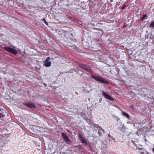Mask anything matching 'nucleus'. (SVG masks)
<instances>
[{"instance_id": "1", "label": "nucleus", "mask_w": 154, "mask_h": 154, "mask_svg": "<svg viewBox=\"0 0 154 154\" xmlns=\"http://www.w3.org/2000/svg\"><path fill=\"white\" fill-rule=\"evenodd\" d=\"M91 76L92 78L100 83L109 84V83L107 81L105 80L104 78L101 76H97L94 75H91Z\"/></svg>"}, {"instance_id": "2", "label": "nucleus", "mask_w": 154, "mask_h": 154, "mask_svg": "<svg viewBox=\"0 0 154 154\" xmlns=\"http://www.w3.org/2000/svg\"><path fill=\"white\" fill-rule=\"evenodd\" d=\"M3 49L6 51L15 55H17L18 53V52L16 49L9 47L5 46L4 48Z\"/></svg>"}, {"instance_id": "3", "label": "nucleus", "mask_w": 154, "mask_h": 154, "mask_svg": "<svg viewBox=\"0 0 154 154\" xmlns=\"http://www.w3.org/2000/svg\"><path fill=\"white\" fill-rule=\"evenodd\" d=\"M23 104L27 107L32 109H35L36 108V105L34 103L30 101L29 102H24Z\"/></svg>"}, {"instance_id": "4", "label": "nucleus", "mask_w": 154, "mask_h": 154, "mask_svg": "<svg viewBox=\"0 0 154 154\" xmlns=\"http://www.w3.org/2000/svg\"><path fill=\"white\" fill-rule=\"evenodd\" d=\"M79 66L81 68L87 71L90 72L91 71V68L88 65L84 64H80Z\"/></svg>"}, {"instance_id": "5", "label": "nucleus", "mask_w": 154, "mask_h": 154, "mask_svg": "<svg viewBox=\"0 0 154 154\" xmlns=\"http://www.w3.org/2000/svg\"><path fill=\"white\" fill-rule=\"evenodd\" d=\"M62 135L64 140L67 144H70L71 143L72 141L65 134L63 133L62 134Z\"/></svg>"}, {"instance_id": "6", "label": "nucleus", "mask_w": 154, "mask_h": 154, "mask_svg": "<svg viewBox=\"0 0 154 154\" xmlns=\"http://www.w3.org/2000/svg\"><path fill=\"white\" fill-rule=\"evenodd\" d=\"M102 94L106 98V99L109 100L111 101H113L114 100V99L112 98L109 94H106L105 92L104 91H102Z\"/></svg>"}, {"instance_id": "7", "label": "nucleus", "mask_w": 154, "mask_h": 154, "mask_svg": "<svg viewBox=\"0 0 154 154\" xmlns=\"http://www.w3.org/2000/svg\"><path fill=\"white\" fill-rule=\"evenodd\" d=\"M79 138L80 140V141L82 142L83 143H85L86 145H87V142L85 139L84 138L82 135H79Z\"/></svg>"}, {"instance_id": "8", "label": "nucleus", "mask_w": 154, "mask_h": 154, "mask_svg": "<svg viewBox=\"0 0 154 154\" xmlns=\"http://www.w3.org/2000/svg\"><path fill=\"white\" fill-rule=\"evenodd\" d=\"M51 63L50 61L49 62H45L44 66L46 67H48L51 66Z\"/></svg>"}, {"instance_id": "9", "label": "nucleus", "mask_w": 154, "mask_h": 154, "mask_svg": "<svg viewBox=\"0 0 154 154\" xmlns=\"http://www.w3.org/2000/svg\"><path fill=\"white\" fill-rule=\"evenodd\" d=\"M122 114L123 115L125 116L128 118L130 117L128 114L125 112H122Z\"/></svg>"}, {"instance_id": "10", "label": "nucleus", "mask_w": 154, "mask_h": 154, "mask_svg": "<svg viewBox=\"0 0 154 154\" xmlns=\"http://www.w3.org/2000/svg\"><path fill=\"white\" fill-rule=\"evenodd\" d=\"M149 27L154 28V21L151 23L149 25Z\"/></svg>"}, {"instance_id": "11", "label": "nucleus", "mask_w": 154, "mask_h": 154, "mask_svg": "<svg viewBox=\"0 0 154 154\" xmlns=\"http://www.w3.org/2000/svg\"><path fill=\"white\" fill-rule=\"evenodd\" d=\"M146 14H143V16L141 18V20H144L145 18L146 17Z\"/></svg>"}, {"instance_id": "12", "label": "nucleus", "mask_w": 154, "mask_h": 154, "mask_svg": "<svg viewBox=\"0 0 154 154\" xmlns=\"http://www.w3.org/2000/svg\"><path fill=\"white\" fill-rule=\"evenodd\" d=\"M50 57H48L45 60V62H49V60H50Z\"/></svg>"}, {"instance_id": "13", "label": "nucleus", "mask_w": 154, "mask_h": 154, "mask_svg": "<svg viewBox=\"0 0 154 154\" xmlns=\"http://www.w3.org/2000/svg\"><path fill=\"white\" fill-rule=\"evenodd\" d=\"M125 8V5H124L122 8V9H124Z\"/></svg>"}, {"instance_id": "14", "label": "nucleus", "mask_w": 154, "mask_h": 154, "mask_svg": "<svg viewBox=\"0 0 154 154\" xmlns=\"http://www.w3.org/2000/svg\"><path fill=\"white\" fill-rule=\"evenodd\" d=\"M3 116V115L1 113H0V119H1Z\"/></svg>"}, {"instance_id": "15", "label": "nucleus", "mask_w": 154, "mask_h": 154, "mask_svg": "<svg viewBox=\"0 0 154 154\" xmlns=\"http://www.w3.org/2000/svg\"><path fill=\"white\" fill-rule=\"evenodd\" d=\"M42 20L44 22L46 21L45 19L44 18L42 19Z\"/></svg>"}, {"instance_id": "16", "label": "nucleus", "mask_w": 154, "mask_h": 154, "mask_svg": "<svg viewBox=\"0 0 154 154\" xmlns=\"http://www.w3.org/2000/svg\"><path fill=\"white\" fill-rule=\"evenodd\" d=\"M44 23H45L47 25H48V23L46 22V21H45Z\"/></svg>"}, {"instance_id": "17", "label": "nucleus", "mask_w": 154, "mask_h": 154, "mask_svg": "<svg viewBox=\"0 0 154 154\" xmlns=\"http://www.w3.org/2000/svg\"><path fill=\"white\" fill-rule=\"evenodd\" d=\"M44 23H45L47 25H48V23L46 22V21H45Z\"/></svg>"}, {"instance_id": "18", "label": "nucleus", "mask_w": 154, "mask_h": 154, "mask_svg": "<svg viewBox=\"0 0 154 154\" xmlns=\"http://www.w3.org/2000/svg\"><path fill=\"white\" fill-rule=\"evenodd\" d=\"M140 153L141 154H144V152H141Z\"/></svg>"}, {"instance_id": "19", "label": "nucleus", "mask_w": 154, "mask_h": 154, "mask_svg": "<svg viewBox=\"0 0 154 154\" xmlns=\"http://www.w3.org/2000/svg\"><path fill=\"white\" fill-rule=\"evenodd\" d=\"M1 108H0V111H1Z\"/></svg>"}, {"instance_id": "20", "label": "nucleus", "mask_w": 154, "mask_h": 154, "mask_svg": "<svg viewBox=\"0 0 154 154\" xmlns=\"http://www.w3.org/2000/svg\"><path fill=\"white\" fill-rule=\"evenodd\" d=\"M125 27V26H124L123 27Z\"/></svg>"}]
</instances>
